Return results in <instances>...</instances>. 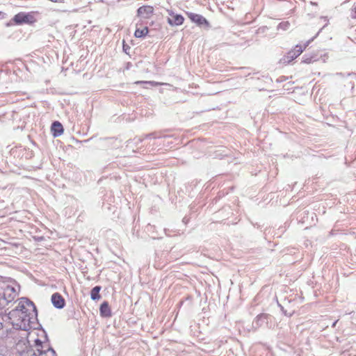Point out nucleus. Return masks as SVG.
Instances as JSON below:
<instances>
[{
	"label": "nucleus",
	"mask_w": 356,
	"mask_h": 356,
	"mask_svg": "<svg viewBox=\"0 0 356 356\" xmlns=\"http://www.w3.org/2000/svg\"><path fill=\"white\" fill-rule=\"evenodd\" d=\"M36 346L34 354L38 356H56L55 350L48 345L42 344V341L37 339L35 340Z\"/></svg>",
	"instance_id": "5"
},
{
	"label": "nucleus",
	"mask_w": 356,
	"mask_h": 356,
	"mask_svg": "<svg viewBox=\"0 0 356 356\" xmlns=\"http://www.w3.org/2000/svg\"><path fill=\"white\" fill-rule=\"evenodd\" d=\"M290 26V24L289 22H280L277 26V29H282L283 31L287 30Z\"/></svg>",
	"instance_id": "16"
},
{
	"label": "nucleus",
	"mask_w": 356,
	"mask_h": 356,
	"mask_svg": "<svg viewBox=\"0 0 356 356\" xmlns=\"http://www.w3.org/2000/svg\"><path fill=\"white\" fill-rule=\"evenodd\" d=\"M188 17L193 22L197 24L199 26L204 24L207 26L209 25L207 20L201 15L191 13L188 14Z\"/></svg>",
	"instance_id": "10"
},
{
	"label": "nucleus",
	"mask_w": 356,
	"mask_h": 356,
	"mask_svg": "<svg viewBox=\"0 0 356 356\" xmlns=\"http://www.w3.org/2000/svg\"><path fill=\"white\" fill-rule=\"evenodd\" d=\"M101 290V286H96L92 289L90 291V298L93 300H97L100 298L99 291Z\"/></svg>",
	"instance_id": "13"
},
{
	"label": "nucleus",
	"mask_w": 356,
	"mask_h": 356,
	"mask_svg": "<svg viewBox=\"0 0 356 356\" xmlns=\"http://www.w3.org/2000/svg\"><path fill=\"white\" fill-rule=\"evenodd\" d=\"M13 21L17 24L33 23L34 22V17L31 14L21 12L14 16Z\"/></svg>",
	"instance_id": "6"
},
{
	"label": "nucleus",
	"mask_w": 356,
	"mask_h": 356,
	"mask_svg": "<svg viewBox=\"0 0 356 356\" xmlns=\"http://www.w3.org/2000/svg\"><path fill=\"white\" fill-rule=\"evenodd\" d=\"M275 318L273 316L262 313L257 315L252 322V328L257 330L259 328L266 325L269 329H273L275 327Z\"/></svg>",
	"instance_id": "3"
},
{
	"label": "nucleus",
	"mask_w": 356,
	"mask_h": 356,
	"mask_svg": "<svg viewBox=\"0 0 356 356\" xmlns=\"http://www.w3.org/2000/svg\"><path fill=\"white\" fill-rule=\"evenodd\" d=\"M19 289V286L15 280L0 276V309L15 300Z\"/></svg>",
	"instance_id": "2"
},
{
	"label": "nucleus",
	"mask_w": 356,
	"mask_h": 356,
	"mask_svg": "<svg viewBox=\"0 0 356 356\" xmlns=\"http://www.w3.org/2000/svg\"><path fill=\"white\" fill-rule=\"evenodd\" d=\"M14 301H15V300H14L13 301H12L11 302H10V303H9V304H8V305L5 307V308H3V309H0V310L5 309L7 307H8V309H10V307H8V305H9L10 304H11L12 302H13Z\"/></svg>",
	"instance_id": "21"
},
{
	"label": "nucleus",
	"mask_w": 356,
	"mask_h": 356,
	"mask_svg": "<svg viewBox=\"0 0 356 356\" xmlns=\"http://www.w3.org/2000/svg\"><path fill=\"white\" fill-rule=\"evenodd\" d=\"M336 323H337V321L333 323V326H334Z\"/></svg>",
	"instance_id": "24"
},
{
	"label": "nucleus",
	"mask_w": 356,
	"mask_h": 356,
	"mask_svg": "<svg viewBox=\"0 0 356 356\" xmlns=\"http://www.w3.org/2000/svg\"><path fill=\"white\" fill-rule=\"evenodd\" d=\"M148 33V28L145 27L143 29H136L134 33L136 38H143Z\"/></svg>",
	"instance_id": "14"
},
{
	"label": "nucleus",
	"mask_w": 356,
	"mask_h": 356,
	"mask_svg": "<svg viewBox=\"0 0 356 356\" xmlns=\"http://www.w3.org/2000/svg\"><path fill=\"white\" fill-rule=\"evenodd\" d=\"M352 17L353 18H356V5L354 7V9H353V14L352 15Z\"/></svg>",
	"instance_id": "19"
},
{
	"label": "nucleus",
	"mask_w": 356,
	"mask_h": 356,
	"mask_svg": "<svg viewBox=\"0 0 356 356\" xmlns=\"http://www.w3.org/2000/svg\"><path fill=\"white\" fill-rule=\"evenodd\" d=\"M51 131L54 137H58L63 133V127L61 123L55 121L51 124Z\"/></svg>",
	"instance_id": "11"
},
{
	"label": "nucleus",
	"mask_w": 356,
	"mask_h": 356,
	"mask_svg": "<svg viewBox=\"0 0 356 356\" xmlns=\"http://www.w3.org/2000/svg\"><path fill=\"white\" fill-rule=\"evenodd\" d=\"M154 13V8L151 6H143L138 8L137 15L138 17L143 19H149Z\"/></svg>",
	"instance_id": "8"
},
{
	"label": "nucleus",
	"mask_w": 356,
	"mask_h": 356,
	"mask_svg": "<svg viewBox=\"0 0 356 356\" xmlns=\"http://www.w3.org/2000/svg\"><path fill=\"white\" fill-rule=\"evenodd\" d=\"M99 312L102 316L110 317L111 316V311L109 305L106 301H104L103 303H102L100 305Z\"/></svg>",
	"instance_id": "12"
},
{
	"label": "nucleus",
	"mask_w": 356,
	"mask_h": 356,
	"mask_svg": "<svg viewBox=\"0 0 356 356\" xmlns=\"http://www.w3.org/2000/svg\"><path fill=\"white\" fill-rule=\"evenodd\" d=\"M1 14H2V13H1V12H0V16L1 15Z\"/></svg>",
	"instance_id": "26"
},
{
	"label": "nucleus",
	"mask_w": 356,
	"mask_h": 356,
	"mask_svg": "<svg viewBox=\"0 0 356 356\" xmlns=\"http://www.w3.org/2000/svg\"><path fill=\"white\" fill-rule=\"evenodd\" d=\"M136 83H145V84H147V85H149L151 86H157L159 85H161V83H159V82H156V81H138L136 82Z\"/></svg>",
	"instance_id": "17"
},
{
	"label": "nucleus",
	"mask_w": 356,
	"mask_h": 356,
	"mask_svg": "<svg viewBox=\"0 0 356 356\" xmlns=\"http://www.w3.org/2000/svg\"><path fill=\"white\" fill-rule=\"evenodd\" d=\"M123 48H124V50L126 51V49H127V47H125V46L124 45L123 46Z\"/></svg>",
	"instance_id": "23"
},
{
	"label": "nucleus",
	"mask_w": 356,
	"mask_h": 356,
	"mask_svg": "<svg viewBox=\"0 0 356 356\" xmlns=\"http://www.w3.org/2000/svg\"><path fill=\"white\" fill-rule=\"evenodd\" d=\"M51 302L57 309H62L65 306V299L58 293H55L51 296Z\"/></svg>",
	"instance_id": "9"
},
{
	"label": "nucleus",
	"mask_w": 356,
	"mask_h": 356,
	"mask_svg": "<svg viewBox=\"0 0 356 356\" xmlns=\"http://www.w3.org/2000/svg\"><path fill=\"white\" fill-rule=\"evenodd\" d=\"M51 2L54 3H64V0H49Z\"/></svg>",
	"instance_id": "20"
},
{
	"label": "nucleus",
	"mask_w": 356,
	"mask_h": 356,
	"mask_svg": "<svg viewBox=\"0 0 356 356\" xmlns=\"http://www.w3.org/2000/svg\"><path fill=\"white\" fill-rule=\"evenodd\" d=\"M163 136L157 133H152L146 136V138H160Z\"/></svg>",
	"instance_id": "18"
},
{
	"label": "nucleus",
	"mask_w": 356,
	"mask_h": 356,
	"mask_svg": "<svg viewBox=\"0 0 356 356\" xmlns=\"http://www.w3.org/2000/svg\"><path fill=\"white\" fill-rule=\"evenodd\" d=\"M169 17H168V23L171 26L181 25L184 21V18L181 15L175 13L171 10H168Z\"/></svg>",
	"instance_id": "7"
},
{
	"label": "nucleus",
	"mask_w": 356,
	"mask_h": 356,
	"mask_svg": "<svg viewBox=\"0 0 356 356\" xmlns=\"http://www.w3.org/2000/svg\"><path fill=\"white\" fill-rule=\"evenodd\" d=\"M123 48H124V50L126 51V49H127V47H125V46L124 45L123 46Z\"/></svg>",
	"instance_id": "22"
},
{
	"label": "nucleus",
	"mask_w": 356,
	"mask_h": 356,
	"mask_svg": "<svg viewBox=\"0 0 356 356\" xmlns=\"http://www.w3.org/2000/svg\"><path fill=\"white\" fill-rule=\"evenodd\" d=\"M310 42V40L307 41L304 46H301L297 44L294 49L290 50L286 55L284 56L281 59V62L284 64H289L291 61H293L295 58H296L298 56L301 54L303 50L307 47V46Z\"/></svg>",
	"instance_id": "4"
},
{
	"label": "nucleus",
	"mask_w": 356,
	"mask_h": 356,
	"mask_svg": "<svg viewBox=\"0 0 356 356\" xmlns=\"http://www.w3.org/2000/svg\"><path fill=\"white\" fill-rule=\"evenodd\" d=\"M316 60V56L314 55L305 54L302 56V62L305 63H311Z\"/></svg>",
	"instance_id": "15"
},
{
	"label": "nucleus",
	"mask_w": 356,
	"mask_h": 356,
	"mask_svg": "<svg viewBox=\"0 0 356 356\" xmlns=\"http://www.w3.org/2000/svg\"><path fill=\"white\" fill-rule=\"evenodd\" d=\"M353 76L356 78V74H353Z\"/></svg>",
	"instance_id": "25"
},
{
	"label": "nucleus",
	"mask_w": 356,
	"mask_h": 356,
	"mask_svg": "<svg viewBox=\"0 0 356 356\" xmlns=\"http://www.w3.org/2000/svg\"><path fill=\"white\" fill-rule=\"evenodd\" d=\"M14 303H17V305L8 314L13 327L24 331L31 329L37 317L34 303L26 298H21Z\"/></svg>",
	"instance_id": "1"
}]
</instances>
